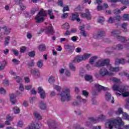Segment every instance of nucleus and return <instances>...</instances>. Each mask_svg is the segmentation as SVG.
Returning <instances> with one entry per match:
<instances>
[{
    "label": "nucleus",
    "mask_w": 129,
    "mask_h": 129,
    "mask_svg": "<svg viewBox=\"0 0 129 129\" xmlns=\"http://www.w3.org/2000/svg\"><path fill=\"white\" fill-rule=\"evenodd\" d=\"M119 75H120V76H126V77H127L128 79H129V76L128 74H127V73L124 72L123 74H119Z\"/></svg>",
    "instance_id": "052dcab7"
},
{
    "label": "nucleus",
    "mask_w": 129,
    "mask_h": 129,
    "mask_svg": "<svg viewBox=\"0 0 129 129\" xmlns=\"http://www.w3.org/2000/svg\"><path fill=\"white\" fill-rule=\"evenodd\" d=\"M68 16H69L68 13H64L62 14L61 18V19H66V18L68 17Z\"/></svg>",
    "instance_id": "e2e57ef3"
},
{
    "label": "nucleus",
    "mask_w": 129,
    "mask_h": 129,
    "mask_svg": "<svg viewBox=\"0 0 129 129\" xmlns=\"http://www.w3.org/2000/svg\"><path fill=\"white\" fill-rule=\"evenodd\" d=\"M124 112L122 111V108H119L117 111H115L116 114H123Z\"/></svg>",
    "instance_id": "4c0bfd02"
},
{
    "label": "nucleus",
    "mask_w": 129,
    "mask_h": 129,
    "mask_svg": "<svg viewBox=\"0 0 129 129\" xmlns=\"http://www.w3.org/2000/svg\"><path fill=\"white\" fill-rule=\"evenodd\" d=\"M65 74L66 76H68V77L71 76V73H70V72L67 70H65Z\"/></svg>",
    "instance_id": "5fc2aeb1"
},
{
    "label": "nucleus",
    "mask_w": 129,
    "mask_h": 129,
    "mask_svg": "<svg viewBox=\"0 0 129 129\" xmlns=\"http://www.w3.org/2000/svg\"><path fill=\"white\" fill-rule=\"evenodd\" d=\"M6 65H7V62L6 61H4L1 64H0V71H2L5 69Z\"/></svg>",
    "instance_id": "2f4dec72"
},
{
    "label": "nucleus",
    "mask_w": 129,
    "mask_h": 129,
    "mask_svg": "<svg viewBox=\"0 0 129 129\" xmlns=\"http://www.w3.org/2000/svg\"><path fill=\"white\" fill-rule=\"evenodd\" d=\"M58 95L59 96L61 101L62 102L69 101L71 99L70 90L68 88L63 89Z\"/></svg>",
    "instance_id": "7ed1b4c3"
},
{
    "label": "nucleus",
    "mask_w": 129,
    "mask_h": 129,
    "mask_svg": "<svg viewBox=\"0 0 129 129\" xmlns=\"http://www.w3.org/2000/svg\"><path fill=\"white\" fill-rule=\"evenodd\" d=\"M105 118V116L104 115L101 114L97 118L93 119L92 121V122L96 123L98 122V121H102V120H103V119H104Z\"/></svg>",
    "instance_id": "2eb2a0df"
},
{
    "label": "nucleus",
    "mask_w": 129,
    "mask_h": 129,
    "mask_svg": "<svg viewBox=\"0 0 129 129\" xmlns=\"http://www.w3.org/2000/svg\"><path fill=\"white\" fill-rule=\"evenodd\" d=\"M79 15H78V13L73 14H72V20L75 21L76 20L77 22H80V19L78 18Z\"/></svg>",
    "instance_id": "4be33fe9"
},
{
    "label": "nucleus",
    "mask_w": 129,
    "mask_h": 129,
    "mask_svg": "<svg viewBox=\"0 0 129 129\" xmlns=\"http://www.w3.org/2000/svg\"><path fill=\"white\" fill-rule=\"evenodd\" d=\"M38 92L39 93L41 98L44 99L46 97V93L42 87H39L38 88Z\"/></svg>",
    "instance_id": "ddd939ff"
},
{
    "label": "nucleus",
    "mask_w": 129,
    "mask_h": 129,
    "mask_svg": "<svg viewBox=\"0 0 129 129\" xmlns=\"http://www.w3.org/2000/svg\"><path fill=\"white\" fill-rule=\"evenodd\" d=\"M62 29H64L65 30H68L70 27L69 26V23H65L64 24L62 25Z\"/></svg>",
    "instance_id": "c9c22d12"
},
{
    "label": "nucleus",
    "mask_w": 129,
    "mask_h": 129,
    "mask_svg": "<svg viewBox=\"0 0 129 129\" xmlns=\"http://www.w3.org/2000/svg\"><path fill=\"white\" fill-rule=\"evenodd\" d=\"M12 61L13 62V63H15V64H19L20 63V60L14 58L12 60Z\"/></svg>",
    "instance_id": "0e129e2a"
},
{
    "label": "nucleus",
    "mask_w": 129,
    "mask_h": 129,
    "mask_svg": "<svg viewBox=\"0 0 129 129\" xmlns=\"http://www.w3.org/2000/svg\"><path fill=\"white\" fill-rule=\"evenodd\" d=\"M105 99L107 101H110L111 100V103H114V100L113 97H111V95L109 93H106L105 95Z\"/></svg>",
    "instance_id": "dca6fc26"
},
{
    "label": "nucleus",
    "mask_w": 129,
    "mask_h": 129,
    "mask_svg": "<svg viewBox=\"0 0 129 129\" xmlns=\"http://www.w3.org/2000/svg\"><path fill=\"white\" fill-rule=\"evenodd\" d=\"M13 111L14 113H15V114H19V113H20V111H21V110H20V108H19L17 106H15L13 108Z\"/></svg>",
    "instance_id": "bb28decb"
},
{
    "label": "nucleus",
    "mask_w": 129,
    "mask_h": 129,
    "mask_svg": "<svg viewBox=\"0 0 129 129\" xmlns=\"http://www.w3.org/2000/svg\"><path fill=\"white\" fill-rule=\"evenodd\" d=\"M108 2L110 3H116L117 2H120V3H121L123 5L129 6V1L127 0H108Z\"/></svg>",
    "instance_id": "9b49d317"
},
{
    "label": "nucleus",
    "mask_w": 129,
    "mask_h": 129,
    "mask_svg": "<svg viewBox=\"0 0 129 129\" xmlns=\"http://www.w3.org/2000/svg\"><path fill=\"white\" fill-rule=\"evenodd\" d=\"M90 56H91V54L90 53H85L83 55H78L75 58L73 63L85 61V60L90 58Z\"/></svg>",
    "instance_id": "423d86ee"
},
{
    "label": "nucleus",
    "mask_w": 129,
    "mask_h": 129,
    "mask_svg": "<svg viewBox=\"0 0 129 129\" xmlns=\"http://www.w3.org/2000/svg\"><path fill=\"white\" fill-rule=\"evenodd\" d=\"M37 67L39 68H42L43 67V60H39L37 62Z\"/></svg>",
    "instance_id": "e433bc0d"
},
{
    "label": "nucleus",
    "mask_w": 129,
    "mask_h": 129,
    "mask_svg": "<svg viewBox=\"0 0 129 129\" xmlns=\"http://www.w3.org/2000/svg\"><path fill=\"white\" fill-rule=\"evenodd\" d=\"M12 52H13L14 55L16 56H19V51H18L17 49H12Z\"/></svg>",
    "instance_id": "a18cd8bd"
},
{
    "label": "nucleus",
    "mask_w": 129,
    "mask_h": 129,
    "mask_svg": "<svg viewBox=\"0 0 129 129\" xmlns=\"http://www.w3.org/2000/svg\"><path fill=\"white\" fill-rule=\"evenodd\" d=\"M35 51H31L28 53V55L29 57H34L35 55Z\"/></svg>",
    "instance_id": "8fccbe9b"
},
{
    "label": "nucleus",
    "mask_w": 129,
    "mask_h": 129,
    "mask_svg": "<svg viewBox=\"0 0 129 129\" xmlns=\"http://www.w3.org/2000/svg\"><path fill=\"white\" fill-rule=\"evenodd\" d=\"M82 94L84 95V96H85V97H87L88 96V92L85 90H83L82 91Z\"/></svg>",
    "instance_id": "6e6d98bb"
},
{
    "label": "nucleus",
    "mask_w": 129,
    "mask_h": 129,
    "mask_svg": "<svg viewBox=\"0 0 129 129\" xmlns=\"http://www.w3.org/2000/svg\"><path fill=\"white\" fill-rule=\"evenodd\" d=\"M48 82L50 84H53V83L54 82H55V78H54V77L51 76L50 77H49L48 78Z\"/></svg>",
    "instance_id": "c85d7f7f"
},
{
    "label": "nucleus",
    "mask_w": 129,
    "mask_h": 129,
    "mask_svg": "<svg viewBox=\"0 0 129 129\" xmlns=\"http://www.w3.org/2000/svg\"><path fill=\"white\" fill-rule=\"evenodd\" d=\"M68 11H69V7H68V6H66L63 8V13H65V12H68Z\"/></svg>",
    "instance_id": "680f3d73"
},
{
    "label": "nucleus",
    "mask_w": 129,
    "mask_h": 129,
    "mask_svg": "<svg viewBox=\"0 0 129 129\" xmlns=\"http://www.w3.org/2000/svg\"><path fill=\"white\" fill-rule=\"evenodd\" d=\"M95 88L97 89L98 91H100V90H108V88L104 87L98 84H97L95 85Z\"/></svg>",
    "instance_id": "f3484780"
},
{
    "label": "nucleus",
    "mask_w": 129,
    "mask_h": 129,
    "mask_svg": "<svg viewBox=\"0 0 129 129\" xmlns=\"http://www.w3.org/2000/svg\"><path fill=\"white\" fill-rule=\"evenodd\" d=\"M47 124L49 127L54 126V122H52V121H48Z\"/></svg>",
    "instance_id": "864d4df0"
},
{
    "label": "nucleus",
    "mask_w": 129,
    "mask_h": 129,
    "mask_svg": "<svg viewBox=\"0 0 129 129\" xmlns=\"http://www.w3.org/2000/svg\"><path fill=\"white\" fill-rule=\"evenodd\" d=\"M3 84L5 86H8V85L10 84V83H9V81H8V80H5L3 81Z\"/></svg>",
    "instance_id": "4d7b16f0"
},
{
    "label": "nucleus",
    "mask_w": 129,
    "mask_h": 129,
    "mask_svg": "<svg viewBox=\"0 0 129 129\" xmlns=\"http://www.w3.org/2000/svg\"><path fill=\"white\" fill-rule=\"evenodd\" d=\"M6 119L7 120H10V121H12L14 119V117L11 116L10 115H7L6 116Z\"/></svg>",
    "instance_id": "37998d69"
},
{
    "label": "nucleus",
    "mask_w": 129,
    "mask_h": 129,
    "mask_svg": "<svg viewBox=\"0 0 129 129\" xmlns=\"http://www.w3.org/2000/svg\"><path fill=\"white\" fill-rule=\"evenodd\" d=\"M85 79L87 81H91V80H92V76L88 75H86L85 76Z\"/></svg>",
    "instance_id": "f704fd0d"
},
{
    "label": "nucleus",
    "mask_w": 129,
    "mask_h": 129,
    "mask_svg": "<svg viewBox=\"0 0 129 129\" xmlns=\"http://www.w3.org/2000/svg\"><path fill=\"white\" fill-rule=\"evenodd\" d=\"M64 49H66V50L71 49V45H70V44H65Z\"/></svg>",
    "instance_id": "3c124183"
},
{
    "label": "nucleus",
    "mask_w": 129,
    "mask_h": 129,
    "mask_svg": "<svg viewBox=\"0 0 129 129\" xmlns=\"http://www.w3.org/2000/svg\"><path fill=\"white\" fill-rule=\"evenodd\" d=\"M123 21H128L129 20V14H124L123 16Z\"/></svg>",
    "instance_id": "79ce46f5"
},
{
    "label": "nucleus",
    "mask_w": 129,
    "mask_h": 129,
    "mask_svg": "<svg viewBox=\"0 0 129 129\" xmlns=\"http://www.w3.org/2000/svg\"><path fill=\"white\" fill-rule=\"evenodd\" d=\"M24 125V122L23 121H19L17 123V126H19L20 127H22Z\"/></svg>",
    "instance_id": "c03bdc74"
},
{
    "label": "nucleus",
    "mask_w": 129,
    "mask_h": 129,
    "mask_svg": "<svg viewBox=\"0 0 129 129\" xmlns=\"http://www.w3.org/2000/svg\"><path fill=\"white\" fill-rule=\"evenodd\" d=\"M39 122L36 121L31 122L25 129H39Z\"/></svg>",
    "instance_id": "6e6552de"
},
{
    "label": "nucleus",
    "mask_w": 129,
    "mask_h": 129,
    "mask_svg": "<svg viewBox=\"0 0 129 129\" xmlns=\"http://www.w3.org/2000/svg\"><path fill=\"white\" fill-rule=\"evenodd\" d=\"M0 94H2L3 95H6V94H7V90H6L4 88H1Z\"/></svg>",
    "instance_id": "473e14b6"
},
{
    "label": "nucleus",
    "mask_w": 129,
    "mask_h": 129,
    "mask_svg": "<svg viewBox=\"0 0 129 129\" xmlns=\"http://www.w3.org/2000/svg\"><path fill=\"white\" fill-rule=\"evenodd\" d=\"M32 74L34 76H37V77H40V71L38 70H32L31 71Z\"/></svg>",
    "instance_id": "a211bd4d"
},
{
    "label": "nucleus",
    "mask_w": 129,
    "mask_h": 129,
    "mask_svg": "<svg viewBox=\"0 0 129 129\" xmlns=\"http://www.w3.org/2000/svg\"><path fill=\"white\" fill-rule=\"evenodd\" d=\"M96 59H97V56H94L90 59V64H94V62H95Z\"/></svg>",
    "instance_id": "c756f323"
},
{
    "label": "nucleus",
    "mask_w": 129,
    "mask_h": 129,
    "mask_svg": "<svg viewBox=\"0 0 129 129\" xmlns=\"http://www.w3.org/2000/svg\"><path fill=\"white\" fill-rule=\"evenodd\" d=\"M102 3V0H96V2L95 3V4H97L98 6L97 7V9L98 11H101V10H103V8L102 6H100V4Z\"/></svg>",
    "instance_id": "6ab92c4d"
},
{
    "label": "nucleus",
    "mask_w": 129,
    "mask_h": 129,
    "mask_svg": "<svg viewBox=\"0 0 129 129\" xmlns=\"http://www.w3.org/2000/svg\"><path fill=\"white\" fill-rule=\"evenodd\" d=\"M81 18H86L88 20H90L91 19V16H90L89 10H86V13H81Z\"/></svg>",
    "instance_id": "9d476101"
},
{
    "label": "nucleus",
    "mask_w": 129,
    "mask_h": 129,
    "mask_svg": "<svg viewBox=\"0 0 129 129\" xmlns=\"http://www.w3.org/2000/svg\"><path fill=\"white\" fill-rule=\"evenodd\" d=\"M31 88H32V85H27V86H25V89H26V90H30V89H31Z\"/></svg>",
    "instance_id": "69168bd1"
},
{
    "label": "nucleus",
    "mask_w": 129,
    "mask_h": 129,
    "mask_svg": "<svg viewBox=\"0 0 129 129\" xmlns=\"http://www.w3.org/2000/svg\"><path fill=\"white\" fill-rule=\"evenodd\" d=\"M123 118L124 119H127V120H129V115L126 114V113L124 112L122 113Z\"/></svg>",
    "instance_id": "a19ab883"
},
{
    "label": "nucleus",
    "mask_w": 129,
    "mask_h": 129,
    "mask_svg": "<svg viewBox=\"0 0 129 129\" xmlns=\"http://www.w3.org/2000/svg\"><path fill=\"white\" fill-rule=\"evenodd\" d=\"M98 23H103L104 22V18L102 17H100L98 19Z\"/></svg>",
    "instance_id": "de8ad7c7"
},
{
    "label": "nucleus",
    "mask_w": 129,
    "mask_h": 129,
    "mask_svg": "<svg viewBox=\"0 0 129 129\" xmlns=\"http://www.w3.org/2000/svg\"><path fill=\"white\" fill-rule=\"evenodd\" d=\"M77 99L79 102H83V103H86L87 102V100L85 99H82L80 96H78Z\"/></svg>",
    "instance_id": "cd10ccee"
},
{
    "label": "nucleus",
    "mask_w": 129,
    "mask_h": 129,
    "mask_svg": "<svg viewBox=\"0 0 129 129\" xmlns=\"http://www.w3.org/2000/svg\"><path fill=\"white\" fill-rule=\"evenodd\" d=\"M120 32L117 30H113L111 33V36H114V37H116L117 38V39L118 40V41H120L121 42H125V38H124L122 37V36H119L118 35V34H120Z\"/></svg>",
    "instance_id": "0eeeda50"
},
{
    "label": "nucleus",
    "mask_w": 129,
    "mask_h": 129,
    "mask_svg": "<svg viewBox=\"0 0 129 129\" xmlns=\"http://www.w3.org/2000/svg\"><path fill=\"white\" fill-rule=\"evenodd\" d=\"M79 29L81 31V35L84 37H86V36H87V33H86V32L84 31V26H80Z\"/></svg>",
    "instance_id": "aec40b11"
},
{
    "label": "nucleus",
    "mask_w": 129,
    "mask_h": 129,
    "mask_svg": "<svg viewBox=\"0 0 129 129\" xmlns=\"http://www.w3.org/2000/svg\"><path fill=\"white\" fill-rule=\"evenodd\" d=\"M3 29H4L5 35H9L11 33V28L5 26L3 27Z\"/></svg>",
    "instance_id": "b1692460"
},
{
    "label": "nucleus",
    "mask_w": 129,
    "mask_h": 129,
    "mask_svg": "<svg viewBox=\"0 0 129 129\" xmlns=\"http://www.w3.org/2000/svg\"><path fill=\"white\" fill-rule=\"evenodd\" d=\"M44 32H45V33L49 34L50 35H53V34H54V30H53V28L51 25L49 26V27H46L44 30Z\"/></svg>",
    "instance_id": "4468645a"
},
{
    "label": "nucleus",
    "mask_w": 129,
    "mask_h": 129,
    "mask_svg": "<svg viewBox=\"0 0 129 129\" xmlns=\"http://www.w3.org/2000/svg\"><path fill=\"white\" fill-rule=\"evenodd\" d=\"M24 80H25V83H30V78H29V77H26L24 78Z\"/></svg>",
    "instance_id": "338daca9"
},
{
    "label": "nucleus",
    "mask_w": 129,
    "mask_h": 129,
    "mask_svg": "<svg viewBox=\"0 0 129 129\" xmlns=\"http://www.w3.org/2000/svg\"><path fill=\"white\" fill-rule=\"evenodd\" d=\"M10 100L13 104H15L17 103V95L16 94H11L10 95Z\"/></svg>",
    "instance_id": "1a4fd4ad"
},
{
    "label": "nucleus",
    "mask_w": 129,
    "mask_h": 129,
    "mask_svg": "<svg viewBox=\"0 0 129 129\" xmlns=\"http://www.w3.org/2000/svg\"><path fill=\"white\" fill-rule=\"evenodd\" d=\"M108 23H110V24H112V23H113V22H114V19L112 18L111 17H110L108 21Z\"/></svg>",
    "instance_id": "774afa93"
},
{
    "label": "nucleus",
    "mask_w": 129,
    "mask_h": 129,
    "mask_svg": "<svg viewBox=\"0 0 129 129\" xmlns=\"http://www.w3.org/2000/svg\"><path fill=\"white\" fill-rule=\"evenodd\" d=\"M11 40V36H7L5 38L4 45L8 46L10 44V41Z\"/></svg>",
    "instance_id": "5701e85b"
},
{
    "label": "nucleus",
    "mask_w": 129,
    "mask_h": 129,
    "mask_svg": "<svg viewBox=\"0 0 129 129\" xmlns=\"http://www.w3.org/2000/svg\"><path fill=\"white\" fill-rule=\"evenodd\" d=\"M124 63H125V60L123 58H121V59H116L115 64H124Z\"/></svg>",
    "instance_id": "a878e982"
},
{
    "label": "nucleus",
    "mask_w": 129,
    "mask_h": 129,
    "mask_svg": "<svg viewBox=\"0 0 129 129\" xmlns=\"http://www.w3.org/2000/svg\"><path fill=\"white\" fill-rule=\"evenodd\" d=\"M112 81H113V82H114V83H120V80L119 79H117L116 78H112Z\"/></svg>",
    "instance_id": "58836bf2"
},
{
    "label": "nucleus",
    "mask_w": 129,
    "mask_h": 129,
    "mask_svg": "<svg viewBox=\"0 0 129 129\" xmlns=\"http://www.w3.org/2000/svg\"><path fill=\"white\" fill-rule=\"evenodd\" d=\"M54 89H56L57 91H60L61 90V87L59 86L55 85L54 86Z\"/></svg>",
    "instance_id": "13d9d810"
},
{
    "label": "nucleus",
    "mask_w": 129,
    "mask_h": 129,
    "mask_svg": "<svg viewBox=\"0 0 129 129\" xmlns=\"http://www.w3.org/2000/svg\"><path fill=\"white\" fill-rule=\"evenodd\" d=\"M112 89L114 91H118L120 93H121L123 97L129 96V92L126 91L125 87L123 86H117V85L114 84L112 87Z\"/></svg>",
    "instance_id": "20e7f679"
},
{
    "label": "nucleus",
    "mask_w": 129,
    "mask_h": 129,
    "mask_svg": "<svg viewBox=\"0 0 129 129\" xmlns=\"http://www.w3.org/2000/svg\"><path fill=\"white\" fill-rule=\"evenodd\" d=\"M35 65V62H34V60H32L28 64V67H33Z\"/></svg>",
    "instance_id": "bf43d9fd"
},
{
    "label": "nucleus",
    "mask_w": 129,
    "mask_h": 129,
    "mask_svg": "<svg viewBox=\"0 0 129 129\" xmlns=\"http://www.w3.org/2000/svg\"><path fill=\"white\" fill-rule=\"evenodd\" d=\"M33 115L35 118L37 119H42V116L40 115V113L39 112L35 111L33 113Z\"/></svg>",
    "instance_id": "393cba45"
},
{
    "label": "nucleus",
    "mask_w": 129,
    "mask_h": 129,
    "mask_svg": "<svg viewBox=\"0 0 129 129\" xmlns=\"http://www.w3.org/2000/svg\"><path fill=\"white\" fill-rule=\"evenodd\" d=\"M83 9V7H81L80 6H78L75 9V12H77L78 11H82V9Z\"/></svg>",
    "instance_id": "603ef678"
},
{
    "label": "nucleus",
    "mask_w": 129,
    "mask_h": 129,
    "mask_svg": "<svg viewBox=\"0 0 129 129\" xmlns=\"http://www.w3.org/2000/svg\"><path fill=\"white\" fill-rule=\"evenodd\" d=\"M39 107L41 109H46L47 108V105L44 102H40Z\"/></svg>",
    "instance_id": "412c9836"
},
{
    "label": "nucleus",
    "mask_w": 129,
    "mask_h": 129,
    "mask_svg": "<svg viewBox=\"0 0 129 129\" xmlns=\"http://www.w3.org/2000/svg\"><path fill=\"white\" fill-rule=\"evenodd\" d=\"M123 48L122 45L118 44L117 46H113V49H114V50H121Z\"/></svg>",
    "instance_id": "72a5a7b5"
},
{
    "label": "nucleus",
    "mask_w": 129,
    "mask_h": 129,
    "mask_svg": "<svg viewBox=\"0 0 129 129\" xmlns=\"http://www.w3.org/2000/svg\"><path fill=\"white\" fill-rule=\"evenodd\" d=\"M19 90L23 92L25 90V88L24 87V85L23 84H20L19 86Z\"/></svg>",
    "instance_id": "49530a36"
},
{
    "label": "nucleus",
    "mask_w": 129,
    "mask_h": 129,
    "mask_svg": "<svg viewBox=\"0 0 129 129\" xmlns=\"http://www.w3.org/2000/svg\"><path fill=\"white\" fill-rule=\"evenodd\" d=\"M27 50V47L25 46H22L20 48V53H24Z\"/></svg>",
    "instance_id": "09e8293b"
},
{
    "label": "nucleus",
    "mask_w": 129,
    "mask_h": 129,
    "mask_svg": "<svg viewBox=\"0 0 129 129\" xmlns=\"http://www.w3.org/2000/svg\"><path fill=\"white\" fill-rule=\"evenodd\" d=\"M69 67L71 70H72V71H76V67L74 66V64H73V63L71 62L70 63Z\"/></svg>",
    "instance_id": "7c9ffc66"
},
{
    "label": "nucleus",
    "mask_w": 129,
    "mask_h": 129,
    "mask_svg": "<svg viewBox=\"0 0 129 129\" xmlns=\"http://www.w3.org/2000/svg\"><path fill=\"white\" fill-rule=\"evenodd\" d=\"M38 49L39 51H44L46 49V47L45 46V45L44 44H41L39 46Z\"/></svg>",
    "instance_id": "ea45409f"
},
{
    "label": "nucleus",
    "mask_w": 129,
    "mask_h": 129,
    "mask_svg": "<svg viewBox=\"0 0 129 129\" xmlns=\"http://www.w3.org/2000/svg\"><path fill=\"white\" fill-rule=\"evenodd\" d=\"M10 73L11 75H13L14 76V79H15L17 83H20V82H22V78L19 76H16V73L14 72V71H11Z\"/></svg>",
    "instance_id": "f8f14e48"
},
{
    "label": "nucleus",
    "mask_w": 129,
    "mask_h": 129,
    "mask_svg": "<svg viewBox=\"0 0 129 129\" xmlns=\"http://www.w3.org/2000/svg\"><path fill=\"white\" fill-rule=\"evenodd\" d=\"M46 16L47 12L46 11L41 9L35 17L36 23H42V22H44V17H46Z\"/></svg>",
    "instance_id": "39448f33"
},
{
    "label": "nucleus",
    "mask_w": 129,
    "mask_h": 129,
    "mask_svg": "<svg viewBox=\"0 0 129 129\" xmlns=\"http://www.w3.org/2000/svg\"><path fill=\"white\" fill-rule=\"evenodd\" d=\"M107 66V69L103 68L99 71V74L95 73V76L97 79H100L104 76H113L114 72H118L120 71L119 68H113L111 64H109V59H101L94 64L96 67H102V66Z\"/></svg>",
    "instance_id": "f257e3e1"
},
{
    "label": "nucleus",
    "mask_w": 129,
    "mask_h": 129,
    "mask_svg": "<svg viewBox=\"0 0 129 129\" xmlns=\"http://www.w3.org/2000/svg\"><path fill=\"white\" fill-rule=\"evenodd\" d=\"M124 123L122 122L121 118L118 117L115 119H111L107 120L105 124L106 128L112 129L113 126L117 129H122L120 128L121 125H123Z\"/></svg>",
    "instance_id": "f03ea898"
}]
</instances>
